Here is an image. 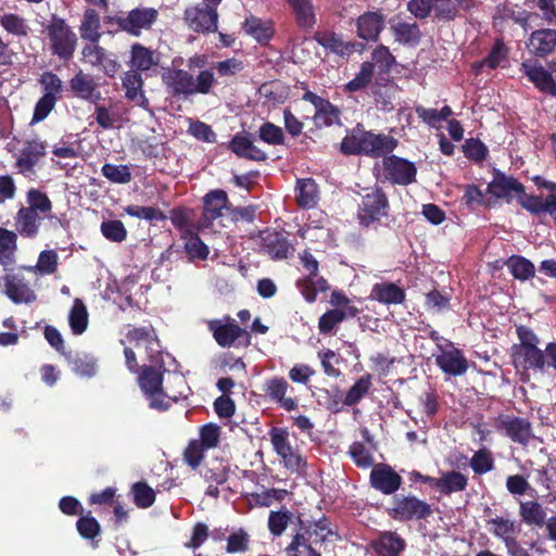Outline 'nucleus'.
Masks as SVG:
<instances>
[{
  "mask_svg": "<svg viewBox=\"0 0 556 556\" xmlns=\"http://www.w3.org/2000/svg\"><path fill=\"white\" fill-rule=\"evenodd\" d=\"M167 92L174 98L188 99L194 94H208L217 80L212 70L199 71L194 77L189 70L168 68L162 75Z\"/></svg>",
  "mask_w": 556,
  "mask_h": 556,
  "instance_id": "f257e3e1",
  "label": "nucleus"
},
{
  "mask_svg": "<svg viewBox=\"0 0 556 556\" xmlns=\"http://www.w3.org/2000/svg\"><path fill=\"white\" fill-rule=\"evenodd\" d=\"M332 534L330 521L325 517L307 527H303L301 521V532L293 538L287 552L290 556H321L315 545L323 544Z\"/></svg>",
  "mask_w": 556,
  "mask_h": 556,
  "instance_id": "f03ea898",
  "label": "nucleus"
},
{
  "mask_svg": "<svg viewBox=\"0 0 556 556\" xmlns=\"http://www.w3.org/2000/svg\"><path fill=\"white\" fill-rule=\"evenodd\" d=\"M41 96L35 103L30 125L45 121L54 110L58 101L63 98L64 84L58 74L45 71L38 78Z\"/></svg>",
  "mask_w": 556,
  "mask_h": 556,
  "instance_id": "7ed1b4c3",
  "label": "nucleus"
},
{
  "mask_svg": "<svg viewBox=\"0 0 556 556\" xmlns=\"http://www.w3.org/2000/svg\"><path fill=\"white\" fill-rule=\"evenodd\" d=\"M164 371L165 366L143 365L138 372V384L149 401L150 408L160 412H165L170 407L163 390Z\"/></svg>",
  "mask_w": 556,
  "mask_h": 556,
  "instance_id": "20e7f679",
  "label": "nucleus"
},
{
  "mask_svg": "<svg viewBox=\"0 0 556 556\" xmlns=\"http://www.w3.org/2000/svg\"><path fill=\"white\" fill-rule=\"evenodd\" d=\"M46 33L53 55L64 61H68L74 56L77 47V36L64 18L52 14L50 23L46 26Z\"/></svg>",
  "mask_w": 556,
  "mask_h": 556,
  "instance_id": "39448f33",
  "label": "nucleus"
},
{
  "mask_svg": "<svg viewBox=\"0 0 556 556\" xmlns=\"http://www.w3.org/2000/svg\"><path fill=\"white\" fill-rule=\"evenodd\" d=\"M397 144L396 139L386 135H374L353 130L350 136V153H366L374 156L391 152Z\"/></svg>",
  "mask_w": 556,
  "mask_h": 556,
  "instance_id": "423d86ee",
  "label": "nucleus"
},
{
  "mask_svg": "<svg viewBox=\"0 0 556 556\" xmlns=\"http://www.w3.org/2000/svg\"><path fill=\"white\" fill-rule=\"evenodd\" d=\"M218 11L203 3L189 5L184 11L188 28L197 34H212L218 29Z\"/></svg>",
  "mask_w": 556,
  "mask_h": 556,
  "instance_id": "0eeeda50",
  "label": "nucleus"
},
{
  "mask_svg": "<svg viewBox=\"0 0 556 556\" xmlns=\"http://www.w3.org/2000/svg\"><path fill=\"white\" fill-rule=\"evenodd\" d=\"M157 17L159 12L154 8H135L126 16L109 17L108 23H114L121 30L138 37L142 29H150Z\"/></svg>",
  "mask_w": 556,
  "mask_h": 556,
  "instance_id": "6e6552de",
  "label": "nucleus"
},
{
  "mask_svg": "<svg viewBox=\"0 0 556 556\" xmlns=\"http://www.w3.org/2000/svg\"><path fill=\"white\" fill-rule=\"evenodd\" d=\"M260 251L273 261L287 260L293 256L294 247L285 232L266 228L258 233Z\"/></svg>",
  "mask_w": 556,
  "mask_h": 556,
  "instance_id": "1a4fd4ad",
  "label": "nucleus"
},
{
  "mask_svg": "<svg viewBox=\"0 0 556 556\" xmlns=\"http://www.w3.org/2000/svg\"><path fill=\"white\" fill-rule=\"evenodd\" d=\"M388 199L384 192L376 188L367 193L362 201L357 217L359 223L368 227L370 224L380 220L382 216H387Z\"/></svg>",
  "mask_w": 556,
  "mask_h": 556,
  "instance_id": "9d476101",
  "label": "nucleus"
},
{
  "mask_svg": "<svg viewBox=\"0 0 556 556\" xmlns=\"http://www.w3.org/2000/svg\"><path fill=\"white\" fill-rule=\"evenodd\" d=\"M495 427L511 441L522 445H527L533 438L532 426L527 418L502 415L496 419Z\"/></svg>",
  "mask_w": 556,
  "mask_h": 556,
  "instance_id": "9b49d317",
  "label": "nucleus"
},
{
  "mask_svg": "<svg viewBox=\"0 0 556 556\" xmlns=\"http://www.w3.org/2000/svg\"><path fill=\"white\" fill-rule=\"evenodd\" d=\"M68 90L73 97L89 103L97 104L102 99L97 81L83 70H79L71 77Z\"/></svg>",
  "mask_w": 556,
  "mask_h": 556,
  "instance_id": "f8f14e48",
  "label": "nucleus"
},
{
  "mask_svg": "<svg viewBox=\"0 0 556 556\" xmlns=\"http://www.w3.org/2000/svg\"><path fill=\"white\" fill-rule=\"evenodd\" d=\"M383 175L386 179L397 185H409L415 180L416 167L414 163L396 155L383 159Z\"/></svg>",
  "mask_w": 556,
  "mask_h": 556,
  "instance_id": "ddd939ff",
  "label": "nucleus"
},
{
  "mask_svg": "<svg viewBox=\"0 0 556 556\" xmlns=\"http://www.w3.org/2000/svg\"><path fill=\"white\" fill-rule=\"evenodd\" d=\"M431 514V506L415 496H405L397 500L392 510L393 518L402 521L426 519Z\"/></svg>",
  "mask_w": 556,
  "mask_h": 556,
  "instance_id": "4468645a",
  "label": "nucleus"
},
{
  "mask_svg": "<svg viewBox=\"0 0 556 556\" xmlns=\"http://www.w3.org/2000/svg\"><path fill=\"white\" fill-rule=\"evenodd\" d=\"M229 203L226 191L222 189L211 190L203 198V212L199 224L202 228H208L213 222L223 215V210Z\"/></svg>",
  "mask_w": 556,
  "mask_h": 556,
  "instance_id": "2eb2a0df",
  "label": "nucleus"
},
{
  "mask_svg": "<svg viewBox=\"0 0 556 556\" xmlns=\"http://www.w3.org/2000/svg\"><path fill=\"white\" fill-rule=\"evenodd\" d=\"M207 328L222 348H230L244 333V330L230 317L226 318V323L222 319L208 320Z\"/></svg>",
  "mask_w": 556,
  "mask_h": 556,
  "instance_id": "dca6fc26",
  "label": "nucleus"
},
{
  "mask_svg": "<svg viewBox=\"0 0 556 556\" xmlns=\"http://www.w3.org/2000/svg\"><path fill=\"white\" fill-rule=\"evenodd\" d=\"M129 53V71H137L140 74L155 70L161 61V56L157 51L148 48L140 42L132 43Z\"/></svg>",
  "mask_w": 556,
  "mask_h": 556,
  "instance_id": "f3484780",
  "label": "nucleus"
},
{
  "mask_svg": "<svg viewBox=\"0 0 556 556\" xmlns=\"http://www.w3.org/2000/svg\"><path fill=\"white\" fill-rule=\"evenodd\" d=\"M46 149L47 144L43 141H27L15 163L18 173L23 174L24 176L35 175V166L39 160L46 155Z\"/></svg>",
  "mask_w": 556,
  "mask_h": 556,
  "instance_id": "a211bd4d",
  "label": "nucleus"
},
{
  "mask_svg": "<svg viewBox=\"0 0 556 556\" xmlns=\"http://www.w3.org/2000/svg\"><path fill=\"white\" fill-rule=\"evenodd\" d=\"M142 74L137 71H127L122 77V86L125 89V98L137 106L149 110L150 102L143 91Z\"/></svg>",
  "mask_w": 556,
  "mask_h": 556,
  "instance_id": "6ab92c4d",
  "label": "nucleus"
},
{
  "mask_svg": "<svg viewBox=\"0 0 556 556\" xmlns=\"http://www.w3.org/2000/svg\"><path fill=\"white\" fill-rule=\"evenodd\" d=\"M370 482L376 490L384 494H392L400 489L402 478L390 466L379 465L372 468Z\"/></svg>",
  "mask_w": 556,
  "mask_h": 556,
  "instance_id": "aec40b11",
  "label": "nucleus"
},
{
  "mask_svg": "<svg viewBox=\"0 0 556 556\" xmlns=\"http://www.w3.org/2000/svg\"><path fill=\"white\" fill-rule=\"evenodd\" d=\"M227 148L238 157L263 162L267 160V153L257 148L244 132H237L228 142Z\"/></svg>",
  "mask_w": 556,
  "mask_h": 556,
  "instance_id": "412c9836",
  "label": "nucleus"
},
{
  "mask_svg": "<svg viewBox=\"0 0 556 556\" xmlns=\"http://www.w3.org/2000/svg\"><path fill=\"white\" fill-rule=\"evenodd\" d=\"M241 28L260 45H267L275 35V25L271 20H262L253 14L245 17Z\"/></svg>",
  "mask_w": 556,
  "mask_h": 556,
  "instance_id": "4be33fe9",
  "label": "nucleus"
},
{
  "mask_svg": "<svg viewBox=\"0 0 556 556\" xmlns=\"http://www.w3.org/2000/svg\"><path fill=\"white\" fill-rule=\"evenodd\" d=\"M7 296L14 303H29L36 299L25 278L20 274H8L3 278Z\"/></svg>",
  "mask_w": 556,
  "mask_h": 556,
  "instance_id": "5701e85b",
  "label": "nucleus"
},
{
  "mask_svg": "<svg viewBox=\"0 0 556 556\" xmlns=\"http://www.w3.org/2000/svg\"><path fill=\"white\" fill-rule=\"evenodd\" d=\"M511 357L514 365L523 369H543L545 364L543 352L535 345L513 346Z\"/></svg>",
  "mask_w": 556,
  "mask_h": 556,
  "instance_id": "b1692460",
  "label": "nucleus"
},
{
  "mask_svg": "<svg viewBox=\"0 0 556 556\" xmlns=\"http://www.w3.org/2000/svg\"><path fill=\"white\" fill-rule=\"evenodd\" d=\"M294 21L301 29H312L316 24V12L312 0H286Z\"/></svg>",
  "mask_w": 556,
  "mask_h": 556,
  "instance_id": "393cba45",
  "label": "nucleus"
},
{
  "mask_svg": "<svg viewBox=\"0 0 556 556\" xmlns=\"http://www.w3.org/2000/svg\"><path fill=\"white\" fill-rule=\"evenodd\" d=\"M521 68L538 89L542 92L556 96V83L552 74L543 66L523 62Z\"/></svg>",
  "mask_w": 556,
  "mask_h": 556,
  "instance_id": "a878e982",
  "label": "nucleus"
},
{
  "mask_svg": "<svg viewBox=\"0 0 556 556\" xmlns=\"http://www.w3.org/2000/svg\"><path fill=\"white\" fill-rule=\"evenodd\" d=\"M556 47V30L551 28L539 29L530 35L528 48L538 56H545Z\"/></svg>",
  "mask_w": 556,
  "mask_h": 556,
  "instance_id": "bb28decb",
  "label": "nucleus"
},
{
  "mask_svg": "<svg viewBox=\"0 0 556 556\" xmlns=\"http://www.w3.org/2000/svg\"><path fill=\"white\" fill-rule=\"evenodd\" d=\"M40 219L33 208L21 207L14 217L16 231L24 238H34L39 232Z\"/></svg>",
  "mask_w": 556,
  "mask_h": 556,
  "instance_id": "cd10ccee",
  "label": "nucleus"
},
{
  "mask_svg": "<svg viewBox=\"0 0 556 556\" xmlns=\"http://www.w3.org/2000/svg\"><path fill=\"white\" fill-rule=\"evenodd\" d=\"M435 361L438 366L444 372L453 376L463 375L468 368L466 358L457 349L443 351L440 355L435 357Z\"/></svg>",
  "mask_w": 556,
  "mask_h": 556,
  "instance_id": "c85d7f7f",
  "label": "nucleus"
},
{
  "mask_svg": "<svg viewBox=\"0 0 556 556\" xmlns=\"http://www.w3.org/2000/svg\"><path fill=\"white\" fill-rule=\"evenodd\" d=\"M488 190L496 198L510 195L511 192L523 193V186L514 177L496 172L493 180L489 184Z\"/></svg>",
  "mask_w": 556,
  "mask_h": 556,
  "instance_id": "c756f323",
  "label": "nucleus"
},
{
  "mask_svg": "<svg viewBox=\"0 0 556 556\" xmlns=\"http://www.w3.org/2000/svg\"><path fill=\"white\" fill-rule=\"evenodd\" d=\"M383 16L376 12L363 14L357 20V35L365 40H377L382 29Z\"/></svg>",
  "mask_w": 556,
  "mask_h": 556,
  "instance_id": "7c9ffc66",
  "label": "nucleus"
},
{
  "mask_svg": "<svg viewBox=\"0 0 556 556\" xmlns=\"http://www.w3.org/2000/svg\"><path fill=\"white\" fill-rule=\"evenodd\" d=\"M66 361L72 371L80 377H93L97 372V359L86 352H76L75 354H65Z\"/></svg>",
  "mask_w": 556,
  "mask_h": 556,
  "instance_id": "2f4dec72",
  "label": "nucleus"
},
{
  "mask_svg": "<svg viewBox=\"0 0 556 556\" xmlns=\"http://www.w3.org/2000/svg\"><path fill=\"white\" fill-rule=\"evenodd\" d=\"M295 201L302 208H312L318 201V187L314 179H298L295 187Z\"/></svg>",
  "mask_w": 556,
  "mask_h": 556,
  "instance_id": "473e14b6",
  "label": "nucleus"
},
{
  "mask_svg": "<svg viewBox=\"0 0 556 556\" xmlns=\"http://www.w3.org/2000/svg\"><path fill=\"white\" fill-rule=\"evenodd\" d=\"M371 296L384 304H401L405 300V292L393 282L376 283Z\"/></svg>",
  "mask_w": 556,
  "mask_h": 556,
  "instance_id": "72a5a7b5",
  "label": "nucleus"
},
{
  "mask_svg": "<svg viewBox=\"0 0 556 556\" xmlns=\"http://www.w3.org/2000/svg\"><path fill=\"white\" fill-rule=\"evenodd\" d=\"M404 547V540L395 532H386L381 534L374 545V548L379 556H399Z\"/></svg>",
  "mask_w": 556,
  "mask_h": 556,
  "instance_id": "f704fd0d",
  "label": "nucleus"
},
{
  "mask_svg": "<svg viewBox=\"0 0 556 556\" xmlns=\"http://www.w3.org/2000/svg\"><path fill=\"white\" fill-rule=\"evenodd\" d=\"M181 237L185 240L184 249L188 255L189 261H205L207 258L210 249L202 241L198 233L186 229Z\"/></svg>",
  "mask_w": 556,
  "mask_h": 556,
  "instance_id": "c9c22d12",
  "label": "nucleus"
},
{
  "mask_svg": "<svg viewBox=\"0 0 556 556\" xmlns=\"http://www.w3.org/2000/svg\"><path fill=\"white\" fill-rule=\"evenodd\" d=\"M468 480L459 471H450L435 480L434 486L443 494L463 491L466 489Z\"/></svg>",
  "mask_w": 556,
  "mask_h": 556,
  "instance_id": "e433bc0d",
  "label": "nucleus"
},
{
  "mask_svg": "<svg viewBox=\"0 0 556 556\" xmlns=\"http://www.w3.org/2000/svg\"><path fill=\"white\" fill-rule=\"evenodd\" d=\"M89 315L85 303L80 299H75L68 314V323L74 334L84 333L88 327Z\"/></svg>",
  "mask_w": 556,
  "mask_h": 556,
  "instance_id": "4c0bfd02",
  "label": "nucleus"
},
{
  "mask_svg": "<svg viewBox=\"0 0 556 556\" xmlns=\"http://www.w3.org/2000/svg\"><path fill=\"white\" fill-rule=\"evenodd\" d=\"M17 250L16 232L0 227V264L3 266L14 262V254Z\"/></svg>",
  "mask_w": 556,
  "mask_h": 556,
  "instance_id": "58836bf2",
  "label": "nucleus"
},
{
  "mask_svg": "<svg viewBox=\"0 0 556 556\" xmlns=\"http://www.w3.org/2000/svg\"><path fill=\"white\" fill-rule=\"evenodd\" d=\"M520 516L522 520L531 526L546 527V513L544 507L536 501L520 503Z\"/></svg>",
  "mask_w": 556,
  "mask_h": 556,
  "instance_id": "ea45409f",
  "label": "nucleus"
},
{
  "mask_svg": "<svg viewBox=\"0 0 556 556\" xmlns=\"http://www.w3.org/2000/svg\"><path fill=\"white\" fill-rule=\"evenodd\" d=\"M100 16L93 9H87L84 13V18L79 27L80 36L83 39L97 43L101 37Z\"/></svg>",
  "mask_w": 556,
  "mask_h": 556,
  "instance_id": "a19ab883",
  "label": "nucleus"
},
{
  "mask_svg": "<svg viewBox=\"0 0 556 556\" xmlns=\"http://www.w3.org/2000/svg\"><path fill=\"white\" fill-rule=\"evenodd\" d=\"M470 0H437L433 2L435 16L443 21L453 20L459 9H468Z\"/></svg>",
  "mask_w": 556,
  "mask_h": 556,
  "instance_id": "79ce46f5",
  "label": "nucleus"
},
{
  "mask_svg": "<svg viewBox=\"0 0 556 556\" xmlns=\"http://www.w3.org/2000/svg\"><path fill=\"white\" fill-rule=\"evenodd\" d=\"M0 25L11 35L16 37H27L30 27L27 24V21L15 14V13H4L0 16Z\"/></svg>",
  "mask_w": 556,
  "mask_h": 556,
  "instance_id": "37998d69",
  "label": "nucleus"
},
{
  "mask_svg": "<svg viewBox=\"0 0 556 556\" xmlns=\"http://www.w3.org/2000/svg\"><path fill=\"white\" fill-rule=\"evenodd\" d=\"M506 265L513 276L519 280H527L533 277L535 273L534 265L529 260L519 255L510 256L507 260Z\"/></svg>",
  "mask_w": 556,
  "mask_h": 556,
  "instance_id": "c03bdc74",
  "label": "nucleus"
},
{
  "mask_svg": "<svg viewBox=\"0 0 556 556\" xmlns=\"http://www.w3.org/2000/svg\"><path fill=\"white\" fill-rule=\"evenodd\" d=\"M314 39L326 49L343 55L348 50V45L339 37L336 33L330 30L317 31L314 35Z\"/></svg>",
  "mask_w": 556,
  "mask_h": 556,
  "instance_id": "a18cd8bd",
  "label": "nucleus"
},
{
  "mask_svg": "<svg viewBox=\"0 0 556 556\" xmlns=\"http://www.w3.org/2000/svg\"><path fill=\"white\" fill-rule=\"evenodd\" d=\"M100 230L102 236L111 241L121 243L127 238V229L118 219L104 220L101 223Z\"/></svg>",
  "mask_w": 556,
  "mask_h": 556,
  "instance_id": "49530a36",
  "label": "nucleus"
},
{
  "mask_svg": "<svg viewBox=\"0 0 556 556\" xmlns=\"http://www.w3.org/2000/svg\"><path fill=\"white\" fill-rule=\"evenodd\" d=\"M325 392V406L332 413H339L344 409L348 405V392L339 389L338 387H331L330 389L324 390Z\"/></svg>",
  "mask_w": 556,
  "mask_h": 556,
  "instance_id": "de8ad7c7",
  "label": "nucleus"
},
{
  "mask_svg": "<svg viewBox=\"0 0 556 556\" xmlns=\"http://www.w3.org/2000/svg\"><path fill=\"white\" fill-rule=\"evenodd\" d=\"M131 492L134 495V503L139 508H149L155 502V492L146 482H136Z\"/></svg>",
  "mask_w": 556,
  "mask_h": 556,
  "instance_id": "09e8293b",
  "label": "nucleus"
},
{
  "mask_svg": "<svg viewBox=\"0 0 556 556\" xmlns=\"http://www.w3.org/2000/svg\"><path fill=\"white\" fill-rule=\"evenodd\" d=\"M229 469L226 465H224L223 460L214 459L211 463H207L204 471L203 478L207 482H213L216 484H223L228 480Z\"/></svg>",
  "mask_w": 556,
  "mask_h": 556,
  "instance_id": "8fccbe9b",
  "label": "nucleus"
},
{
  "mask_svg": "<svg viewBox=\"0 0 556 556\" xmlns=\"http://www.w3.org/2000/svg\"><path fill=\"white\" fill-rule=\"evenodd\" d=\"M124 211L131 217L149 222H164L167 218L161 210L153 206L127 205Z\"/></svg>",
  "mask_w": 556,
  "mask_h": 556,
  "instance_id": "3c124183",
  "label": "nucleus"
},
{
  "mask_svg": "<svg viewBox=\"0 0 556 556\" xmlns=\"http://www.w3.org/2000/svg\"><path fill=\"white\" fill-rule=\"evenodd\" d=\"M206 451L207 448H205L203 444L199 443L198 440H191L182 453L184 462L191 469L195 470L202 464Z\"/></svg>",
  "mask_w": 556,
  "mask_h": 556,
  "instance_id": "603ef678",
  "label": "nucleus"
},
{
  "mask_svg": "<svg viewBox=\"0 0 556 556\" xmlns=\"http://www.w3.org/2000/svg\"><path fill=\"white\" fill-rule=\"evenodd\" d=\"M27 202H28V208H33L36 213H41L45 216H49V214L52 211V202L48 198V195L38 190V189H30L27 192Z\"/></svg>",
  "mask_w": 556,
  "mask_h": 556,
  "instance_id": "864d4df0",
  "label": "nucleus"
},
{
  "mask_svg": "<svg viewBox=\"0 0 556 556\" xmlns=\"http://www.w3.org/2000/svg\"><path fill=\"white\" fill-rule=\"evenodd\" d=\"M76 529L79 535L86 540H93L101 532L99 521L90 516V513L88 515H80L76 521Z\"/></svg>",
  "mask_w": 556,
  "mask_h": 556,
  "instance_id": "5fc2aeb1",
  "label": "nucleus"
},
{
  "mask_svg": "<svg viewBox=\"0 0 556 556\" xmlns=\"http://www.w3.org/2000/svg\"><path fill=\"white\" fill-rule=\"evenodd\" d=\"M258 137L265 143L271 146H281L285 143V134L282 128L274 123L266 122L258 129Z\"/></svg>",
  "mask_w": 556,
  "mask_h": 556,
  "instance_id": "6e6d98bb",
  "label": "nucleus"
},
{
  "mask_svg": "<svg viewBox=\"0 0 556 556\" xmlns=\"http://www.w3.org/2000/svg\"><path fill=\"white\" fill-rule=\"evenodd\" d=\"M102 175L115 184H128L131 180V173L127 165H114L106 163L101 168Z\"/></svg>",
  "mask_w": 556,
  "mask_h": 556,
  "instance_id": "4d7b16f0",
  "label": "nucleus"
},
{
  "mask_svg": "<svg viewBox=\"0 0 556 556\" xmlns=\"http://www.w3.org/2000/svg\"><path fill=\"white\" fill-rule=\"evenodd\" d=\"M470 467L477 475H483L491 471L494 467L492 453L486 448L477 451L470 460Z\"/></svg>",
  "mask_w": 556,
  "mask_h": 556,
  "instance_id": "13d9d810",
  "label": "nucleus"
},
{
  "mask_svg": "<svg viewBox=\"0 0 556 556\" xmlns=\"http://www.w3.org/2000/svg\"><path fill=\"white\" fill-rule=\"evenodd\" d=\"M374 67L377 66L380 73H388L395 63L394 56L389 49L382 45L378 46L371 54Z\"/></svg>",
  "mask_w": 556,
  "mask_h": 556,
  "instance_id": "bf43d9fd",
  "label": "nucleus"
},
{
  "mask_svg": "<svg viewBox=\"0 0 556 556\" xmlns=\"http://www.w3.org/2000/svg\"><path fill=\"white\" fill-rule=\"evenodd\" d=\"M220 427L215 424H206L200 428L199 443L207 450L215 448L219 444Z\"/></svg>",
  "mask_w": 556,
  "mask_h": 556,
  "instance_id": "052dcab7",
  "label": "nucleus"
},
{
  "mask_svg": "<svg viewBox=\"0 0 556 556\" xmlns=\"http://www.w3.org/2000/svg\"><path fill=\"white\" fill-rule=\"evenodd\" d=\"M314 122L317 127L341 125L340 110L330 102V108H323L315 112Z\"/></svg>",
  "mask_w": 556,
  "mask_h": 556,
  "instance_id": "680f3d73",
  "label": "nucleus"
},
{
  "mask_svg": "<svg viewBox=\"0 0 556 556\" xmlns=\"http://www.w3.org/2000/svg\"><path fill=\"white\" fill-rule=\"evenodd\" d=\"M344 318L345 314L341 309L334 308L326 312L320 316L318 321L320 333H330L338 324L344 320Z\"/></svg>",
  "mask_w": 556,
  "mask_h": 556,
  "instance_id": "e2e57ef3",
  "label": "nucleus"
},
{
  "mask_svg": "<svg viewBox=\"0 0 556 556\" xmlns=\"http://www.w3.org/2000/svg\"><path fill=\"white\" fill-rule=\"evenodd\" d=\"M270 442L273 444L274 451L278 456L282 455L286 452H289L292 448V445L289 441V433L283 428L274 427L269 431Z\"/></svg>",
  "mask_w": 556,
  "mask_h": 556,
  "instance_id": "0e129e2a",
  "label": "nucleus"
},
{
  "mask_svg": "<svg viewBox=\"0 0 556 556\" xmlns=\"http://www.w3.org/2000/svg\"><path fill=\"white\" fill-rule=\"evenodd\" d=\"M318 355L321 359V366L326 375L333 378L341 375L338 366L342 363V359L337 353L331 350H327L324 353L319 352Z\"/></svg>",
  "mask_w": 556,
  "mask_h": 556,
  "instance_id": "69168bd1",
  "label": "nucleus"
},
{
  "mask_svg": "<svg viewBox=\"0 0 556 556\" xmlns=\"http://www.w3.org/2000/svg\"><path fill=\"white\" fill-rule=\"evenodd\" d=\"M242 62L236 58L226 59L224 61L213 62L210 70L214 73L216 70L220 77L233 76L242 70Z\"/></svg>",
  "mask_w": 556,
  "mask_h": 556,
  "instance_id": "338daca9",
  "label": "nucleus"
},
{
  "mask_svg": "<svg viewBox=\"0 0 556 556\" xmlns=\"http://www.w3.org/2000/svg\"><path fill=\"white\" fill-rule=\"evenodd\" d=\"M374 64L371 62H364L359 73L354 79L350 80V91H357L365 88L372 79Z\"/></svg>",
  "mask_w": 556,
  "mask_h": 556,
  "instance_id": "774afa93",
  "label": "nucleus"
}]
</instances>
